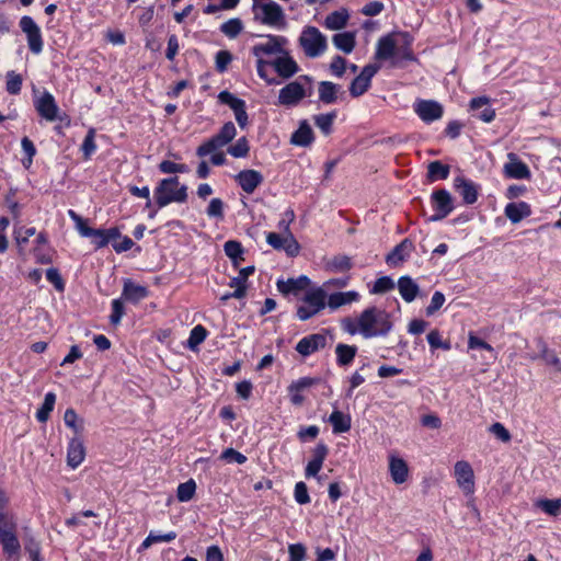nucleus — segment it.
Returning a JSON list of instances; mask_svg holds the SVG:
<instances>
[{
    "mask_svg": "<svg viewBox=\"0 0 561 561\" xmlns=\"http://www.w3.org/2000/svg\"><path fill=\"white\" fill-rule=\"evenodd\" d=\"M341 327L350 335L360 334L368 340L386 337L393 329V321L390 312L371 306L364 309L357 318H344Z\"/></svg>",
    "mask_w": 561,
    "mask_h": 561,
    "instance_id": "nucleus-1",
    "label": "nucleus"
},
{
    "mask_svg": "<svg viewBox=\"0 0 561 561\" xmlns=\"http://www.w3.org/2000/svg\"><path fill=\"white\" fill-rule=\"evenodd\" d=\"M187 190L185 184H181L179 176H170L158 182L153 190V197L158 208H163L171 203H185L187 201Z\"/></svg>",
    "mask_w": 561,
    "mask_h": 561,
    "instance_id": "nucleus-2",
    "label": "nucleus"
},
{
    "mask_svg": "<svg viewBox=\"0 0 561 561\" xmlns=\"http://www.w3.org/2000/svg\"><path fill=\"white\" fill-rule=\"evenodd\" d=\"M313 92L312 78L302 75L290 81L278 92V104L286 107L297 106L305 98Z\"/></svg>",
    "mask_w": 561,
    "mask_h": 561,
    "instance_id": "nucleus-3",
    "label": "nucleus"
},
{
    "mask_svg": "<svg viewBox=\"0 0 561 561\" xmlns=\"http://www.w3.org/2000/svg\"><path fill=\"white\" fill-rule=\"evenodd\" d=\"M252 11L254 20L276 28L286 25L283 8L273 0H253Z\"/></svg>",
    "mask_w": 561,
    "mask_h": 561,
    "instance_id": "nucleus-4",
    "label": "nucleus"
},
{
    "mask_svg": "<svg viewBox=\"0 0 561 561\" xmlns=\"http://www.w3.org/2000/svg\"><path fill=\"white\" fill-rule=\"evenodd\" d=\"M18 524L12 513L0 515V543L3 553L9 558L19 557L21 545L18 536Z\"/></svg>",
    "mask_w": 561,
    "mask_h": 561,
    "instance_id": "nucleus-5",
    "label": "nucleus"
},
{
    "mask_svg": "<svg viewBox=\"0 0 561 561\" xmlns=\"http://www.w3.org/2000/svg\"><path fill=\"white\" fill-rule=\"evenodd\" d=\"M327 291L322 287L308 290L298 306L296 316L300 321H307L317 316L327 306Z\"/></svg>",
    "mask_w": 561,
    "mask_h": 561,
    "instance_id": "nucleus-6",
    "label": "nucleus"
},
{
    "mask_svg": "<svg viewBox=\"0 0 561 561\" xmlns=\"http://www.w3.org/2000/svg\"><path fill=\"white\" fill-rule=\"evenodd\" d=\"M298 42L308 58L320 57L328 48L327 37L316 26H306Z\"/></svg>",
    "mask_w": 561,
    "mask_h": 561,
    "instance_id": "nucleus-7",
    "label": "nucleus"
},
{
    "mask_svg": "<svg viewBox=\"0 0 561 561\" xmlns=\"http://www.w3.org/2000/svg\"><path fill=\"white\" fill-rule=\"evenodd\" d=\"M237 135L236 126L232 122H227L220 130L211 138L203 142L197 149L196 154L204 158L228 145Z\"/></svg>",
    "mask_w": 561,
    "mask_h": 561,
    "instance_id": "nucleus-8",
    "label": "nucleus"
},
{
    "mask_svg": "<svg viewBox=\"0 0 561 561\" xmlns=\"http://www.w3.org/2000/svg\"><path fill=\"white\" fill-rule=\"evenodd\" d=\"M78 230L82 237L91 239V242L96 249L104 248L108 243L121 238V231L118 228L110 229H95L89 227L82 218H78Z\"/></svg>",
    "mask_w": 561,
    "mask_h": 561,
    "instance_id": "nucleus-9",
    "label": "nucleus"
},
{
    "mask_svg": "<svg viewBox=\"0 0 561 561\" xmlns=\"http://www.w3.org/2000/svg\"><path fill=\"white\" fill-rule=\"evenodd\" d=\"M431 203L434 214L430 217L431 221H439L446 218L454 210V199L450 193L445 190H436L431 195Z\"/></svg>",
    "mask_w": 561,
    "mask_h": 561,
    "instance_id": "nucleus-10",
    "label": "nucleus"
},
{
    "mask_svg": "<svg viewBox=\"0 0 561 561\" xmlns=\"http://www.w3.org/2000/svg\"><path fill=\"white\" fill-rule=\"evenodd\" d=\"M266 42L255 44L251 51L254 57L264 59L265 56L280 55L285 50L287 38L280 35H265Z\"/></svg>",
    "mask_w": 561,
    "mask_h": 561,
    "instance_id": "nucleus-11",
    "label": "nucleus"
},
{
    "mask_svg": "<svg viewBox=\"0 0 561 561\" xmlns=\"http://www.w3.org/2000/svg\"><path fill=\"white\" fill-rule=\"evenodd\" d=\"M218 101L228 105L234 113V118L240 128L244 129L249 125L245 101L237 98L231 92L224 90L218 94Z\"/></svg>",
    "mask_w": 561,
    "mask_h": 561,
    "instance_id": "nucleus-12",
    "label": "nucleus"
},
{
    "mask_svg": "<svg viewBox=\"0 0 561 561\" xmlns=\"http://www.w3.org/2000/svg\"><path fill=\"white\" fill-rule=\"evenodd\" d=\"M20 27L26 35L30 50L35 55L41 54L44 43L41 28L35 21L31 16L24 15L20 20Z\"/></svg>",
    "mask_w": 561,
    "mask_h": 561,
    "instance_id": "nucleus-13",
    "label": "nucleus"
},
{
    "mask_svg": "<svg viewBox=\"0 0 561 561\" xmlns=\"http://www.w3.org/2000/svg\"><path fill=\"white\" fill-rule=\"evenodd\" d=\"M414 112L424 123H433L443 117V105L434 100H417L413 105Z\"/></svg>",
    "mask_w": 561,
    "mask_h": 561,
    "instance_id": "nucleus-14",
    "label": "nucleus"
},
{
    "mask_svg": "<svg viewBox=\"0 0 561 561\" xmlns=\"http://www.w3.org/2000/svg\"><path fill=\"white\" fill-rule=\"evenodd\" d=\"M379 67L377 65H366L360 73L354 78L350 84V94L353 98H358L366 93L371 85V79L378 72Z\"/></svg>",
    "mask_w": 561,
    "mask_h": 561,
    "instance_id": "nucleus-15",
    "label": "nucleus"
},
{
    "mask_svg": "<svg viewBox=\"0 0 561 561\" xmlns=\"http://www.w3.org/2000/svg\"><path fill=\"white\" fill-rule=\"evenodd\" d=\"M454 474L459 488L469 495L474 492V473L471 465L466 460L455 463Z\"/></svg>",
    "mask_w": 561,
    "mask_h": 561,
    "instance_id": "nucleus-16",
    "label": "nucleus"
},
{
    "mask_svg": "<svg viewBox=\"0 0 561 561\" xmlns=\"http://www.w3.org/2000/svg\"><path fill=\"white\" fill-rule=\"evenodd\" d=\"M328 339L323 333H312L304 336L295 346L297 353L302 357L323 350L327 346Z\"/></svg>",
    "mask_w": 561,
    "mask_h": 561,
    "instance_id": "nucleus-17",
    "label": "nucleus"
},
{
    "mask_svg": "<svg viewBox=\"0 0 561 561\" xmlns=\"http://www.w3.org/2000/svg\"><path fill=\"white\" fill-rule=\"evenodd\" d=\"M507 159L508 162H506L503 168L506 178L515 180H529L531 178L528 165L523 162L516 153L510 152Z\"/></svg>",
    "mask_w": 561,
    "mask_h": 561,
    "instance_id": "nucleus-18",
    "label": "nucleus"
},
{
    "mask_svg": "<svg viewBox=\"0 0 561 561\" xmlns=\"http://www.w3.org/2000/svg\"><path fill=\"white\" fill-rule=\"evenodd\" d=\"M34 105L39 116L46 121L54 122L57 119L59 107L51 93L45 91L42 96L35 101Z\"/></svg>",
    "mask_w": 561,
    "mask_h": 561,
    "instance_id": "nucleus-19",
    "label": "nucleus"
},
{
    "mask_svg": "<svg viewBox=\"0 0 561 561\" xmlns=\"http://www.w3.org/2000/svg\"><path fill=\"white\" fill-rule=\"evenodd\" d=\"M272 67L283 79L291 78L299 71L298 64L286 49L280 56L272 60Z\"/></svg>",
    "mask_w": 561,
    "mask_h": 561,
    "instance_id": "nucleus-20",
    "label": "nucleus"
},
{
    "mask_svg": "<svg viewBox=\"0 0 561 561\" xmlns=\"http://www.w3.org/2000/svg\"><path fill=\"white\" fill-rule=\"evenodd\" d=\"M454 187L460 194L465 204L472 205L478 201L480 186L471 180L457 176L454 180Z\"/></svg>",
    "mask_w": 561,
    "mask_h": 561,
    "instance_id": "nucleus-21",
    "label": "nucleus"
},
{
    "mask_svg": "<svg viewBox=\"0 0 561 561\" xmlns=\"http://www.w3.org/2000/svg\"><path fill=\"white\" fill-rule=\"evenodd\" d=\"M236 182L247 194H252L264 181L260 171L242 170L234 176Z\"/></svg>",
    "mask_w": 561,
    "mask_h": 561,
    "instance_id": "nucleus-22",
    "label": "nucleus"
},
{
    "mask_svg": "<svg viewBox=\"0 0 561 561\" xmlns=\"http://www.w3.org/2000/svg\"><path fill=\"white\" fill-rule=\"evenodd\" d=\"M469 107L473 116L484 123H491L495 118V110L491 106L488 96L473 98Z\"/></svg>",
    "mask_w": 561,
    "mask_h": 561,
    "instance_id": "nucleus-23",
    "label": "nucleus"
},
{
    "mask_svg": "<svg viewBox=\"0 0 561 561\" xmlns=\"http://www.w3.org/2000/svg\"><path fill=\"white\" fill-rule=\"evenodd\" d=\"M328 454V446L323 442H319L313 448L312 458L305 469L306 478L316 477L320 472Z\"/></svg>",
    "mask_w": 561,
    "mask_h": 561,
    "instance_id": "nucleus-24",
    "label": "nucleus"
},
{
    "mask_svg": "<svg viewBox=\"0 0 561 561\" xmlns=\"http://www.w3.org/2000/svg\"><path fill=\"white\" fill-rule=\"evenodd\" d=\"M148 296H149V290L146 286L138 285L129 278L124 280V286H123L121 297L125 301L137 305L141 300L146 299Z\"/></svg>",
    "mask_w": 561,
    "mask_h": 561,
    "instance_id": "nucleus-25",
    "label": "nucleus"
},
{
    "mask_svg": "<svg viewBox=\"0 0 561 561\" xmlns=\"http://www.w3.org/2000/svg\"><path fill=\"white\" fill-rule=\"evenodd\" d=\"M85 458V448L82 438L75 436L69 440L67 448V465L72 469L79 467Z\"/></svg>",
    "mask_w": 561,
    "mask_h": 561,
    "instance_id": "nucleus-26",
    "label": "nucleus"
},
{
    "mask_svg": "<svg viewBox=\"0 0 561 561\" xmlns=\"http://www.w3.org/2000/svg\"><path fill=\"white\" fill-rule=\"evenodd\" d=\"M389 459V472L392 481L396 484H402L408 480L409 467L404 459L398 457L394 453H391Z\"/></svg>",
    "mask_w": 561,
    "mask_h": 561,
    "instance_id": "nucleus-27",
    "label": "nucleus"
},
{
    "mask_svg": "<svg viewBox=\"0 0 561 561\" xmlns=\"http://www.w3.org/2000/svg\"><path fill=\"white\" fill-rule=\"evenodd\" d=\"M414 245L408 238L403 239L392 251L387 255L386 262L390 266H398L404 262L413 251Z\"/></svg>",
    "mask_w": 561,
    "mask_h": 561,
    "instance_id": "nucleus-28",
    "label": "nucleus"
},
{
    "mask_svg": "<svg viewBox=\"0 0 561 561\" xmlns=\"http://www.w3.org/2000/svg\"><path fill=\"white\" fill-rule=\"evenodd\" d=\"M504 214L512 224H518L531 215V207L526 202H512L505 206Z\"/></svg>",
    "mask_w": 561,
    "mask_h": 561,
    "instance_id": "nucleus-29",
    "label": "nucleus"
},
{
    "mask_svg": "<svg viewBox=\"0 0 561 561\" xmlns=\"http://www.w3.org/2000/svg\"><path fill=\"white\" fill-rule=\"evenodd\" d=\"M277 289L283 295L294 294L297 295L299 291L306 289L310 285L309 277L301 275L297 278H288L287 280H277Z\"/></svg>",
    "mask_w": 561,
    "mask_h": 561,
    "instance_id": "nucleus-30",
    "label": "nucleus"
},
{
    "mask_svg": "<svg viewBox=\"0 0 561 561\" xmlns=\"http://www.w3.org/2000/svg\"><path fill=\"white\" fill-rule=\"evenodd\" d=\"M314 141V134L309 123L304 119L299 127L291 134L290 142L299 147H308Z\"/></svg>",
    "mask_w": 561,
    "mask_h": 561,
    "instance_id": "nucleus-31",
    "label": "nucleus"
},
{
    "mask_svg": "<svg viewBox=\"0 0 561 561\" xmlns=\"http://www.w3.org/2000/svg\"><path fill=\"white\" fill-rule=\"evenodd\" d=\"M318 93L320 102L324 104H333L337 101L339 93L344 94L341 91V85L331 81H320L318 84Z\"/></svg>",
    "mask_w": 561,
    "mask_h": 561,
    "instance_id": "nucleus-32",
    "label": "nucleus"
},
{
    "mask_svg": "<svg viewBox=\"0 0 561 561\" xmlns=\"http://www.w3.org/2000/svg\"><path fill=\"white\" fill-rule=\"evenodd\" d=\"M398 289L405 302H412L420 293L419 285L408 275L398 279Z\"/></svg>",
    "mask_w": 561,
    "mask_h": 561,
    "instance_id": "nucleus-33",
    "label": "nucleus"
},
{
    "mask_svg": "<svg viewBox=\"0 0 561 561\" xmlns=\"http://www.w3.org/2000/svg\"><path fill=\"white\" fill-rule=\"evenodd\" d=\"M329 423L332 425L333 433L340 434L351 430L352 420L348 414L334 410L329 416Z\"/></svg>",
    "mask_w": 561,
    "mask_h": 561,
    "instance_id": "nucleus-34",
    "label": "nucleus"
},
{
    "mask_svg": "<svg viewBox=\"0 0 561 561\" xmlns=\"http://www.w3.org/2000/svg\"><path fill=\"white\" fill-rule=\"evenodd\" d=\"M358 348L356 345L339 343L335 347L336 364L342 367L348 366L354 360Z\"/></svg>",
    "mask_w": 561,
    "mask_h": 561,
    "instance_id": "nucleus-35",
    "label": "nucleus"
},
{
    "mask_svg": "<svg viewBox=\"0 0 561 561\" xmlns=\"http://www.w3.org/2000/svg\"><path fill=\"white\" fill-rule=\"evenodd\" d=\"M332 41L334 46L345 54H351L356 44L355 34L351 32L334 34Z\"/></svg>",
    "mask_w": 561,
    "mask_h": 561,
    "instance_id": "nucleus-36",
    "label": "nucleus"
},
{
    "mask_svg": "<svg viewBox=\"0 0 561 561\" xmlns=\"http://www.w3.org/2000/svg\"><path fill=\"white\" fill-rule=\"evenodd\" d=\"M396 43L390 35L381 37L377 43L376 58L387 60L394 56Z\"/></svg>",
    "mask_w": 561,
    "mask_h": 561,
    "instance_id": "nucleus-37",
    "label": "nucleus"
},
{
    "mask_svg": "<svg viewBox=\"0 0 561 561\" xmlns=\"http://www.w3.org/2000/svg\"><path fill=\"white\" fill-rule=\"evenodd\" d=\"M450 167L440 161H432L427 167V179L430 182L446 180L449 176Z\"/></svg>",
    "mask_w": 561,
    "mask_h": 561,
    "instance_id": "nucleus-38",
    "label": "nucleus"
},
{
    "mask_svg": "<svg viewBox=\"0 0 561 561\" xmlns=\"http://www.w3.org/2000/svg\"><path fill=\"white\" fill-rule=\"evenodd\" d=\"M56 403V394L54 392H47L44 398L42 407L36 412V419L41 423L47 422L51 411Z\"/></svg>",
    "mask_w": 561,
    "mask_h": 561,
    "instance_id": "nucleus-39",
    "label": "nucleus"
},
{
    "mask_svg": "<svg viewBox=\"0 0 561 561\" xmlns=\"http://www.w3.org/2000/svg\"><path fill=\"white\" fill-rule=\"evenodd\" d=\"M348 20V13L346 10L334 11L325 18V26L329 30H341L343 28Z\"/></svg>",
    "mask_w": 561,
    "mask_h": 561,
    "instance_id": "nucleus-40",
    "label": "nucleus"
},
{
    "mask_svg": "<svg viewBox=\"0 0 561 561\" xmlns=\"http://www.w3.org/2000/svg\"><path fill=\"white\" fill-rule=\"evenodd\" d=\"M336 118V112L332 111L327 114H319L313 116L316 126L324 134L329 135L332 131V125Z\"/></svg>",
    "mask_w": 561,
    "mask_h": 561,
    "instance_id": "nucleus-41",
    "label": "nucleus"
},
{
    "mask_svg": "<svg viewBox=\"0 0 561 561\" xmlns=\"http://www.w3.org/2000/svg\"><path fill=\"white\" fill-rule=\"evenodd\" d=\"M64 422L66 426L75 432L76 436L83 432V421L79 420V416L73 409L69 408L65 411Z\"/></svg>",
    "mask_w": 561,
    "mask_h": 561,
    "instance_id": "nucleus-42",
    "label": "nucleus"
},
{
    "mask_svg": "<svg viewBox=\"0 0 561 561\" xmlns=\"http://www.w3.org/2000/svg\"><path fill=\"white\" fill-rule=\"evenodd\" d=\"M328 266L333 272H347L353 267V263L350 256L339 254L329 261Z\"/></svg>",
    "mask_w": 561,
    "mask_h": 561,
    "instance_id": "nucleus-43",
    "label": "nucleus"
},
{
    "mask_svg": "<svg viewBox=\"0 0 561 561\" xmlns=\"http://www.w3.org/2000/svg\"><path fill=\"white\" fill-rule=\"evenodd\" d=\"M536 506L550 516H558L561 513V499H543L536 502Z\"/></svg>",
    "mask_w": 561,
    "mask_h": 561,
    "instance_id": "nucleus-44",
    "label": "nucleus"
},
{
    "mask_svg": "<svg viewBox=\"0 0 561 561\" xmlns=\"http://www.w3.org/2000/svg\"><path fill=\"white\" fill-rule=\"evenodd\" d=\"M242 30V21L238 18L230 19L220 26V31L229 38H236Z\"/></svg>",
    "mask_w": 561,
    "mask_h": 561,
    "instance_id": "nucleus-45",
    "label": "nucleus"
},
{
    "mask_svg": "<svg viewBox=\"0 0 561 561\" xmlns=\"http://www.w3.org/2000/svg\"><path fill=\"white\" fill-rule=\"evenodd\" d=\"M196 491V483L193 479L180 483L176 490V497L180 502H188L193 499Z\"/></svg>",
    "mask_w": 561,
    "mask_h": 561,
    "instance_id": "nucleus-46",
    "label": "nucleus"
},
{
    "mask_svg": "<svg viewBox=\"0 0 561 561\" xmlns=\"http://www.w3.org/2000/svg\"><path fill=\"white\" fill-rule=\"evenodd\" d=\"M21 147L25 154L22 159V164L25 169L31 168L33 163V158L36 156V148L34 142L28 137H23L21 140Z\"/></svg>",
    "mask_w": 561,
    "mask_h": 561,
    "instance_id": "nucleus-47",
    "label": "nucleus"
},
{
    "mask_svg": "<svg viewBox=\"0 0 561 561\" xmlns=\"http://www.w3.org/2000/svg\"><path fill=\"white\" fill-rule=\"evenodd\" d=\"M426 339L432 351H435L437 348L449 351L451 348L450 342L444 341L440 332L437 329L430 331Z\"/></svg>",
    "mask_w": 561,
    "mask_h": 561,
    "instance_id": "nucleus-48",
    "label": "nucleus"
},
{
    "mask_svg": "<svg viewBox=\"0 0 561 561\" xmlns=\"http://www.w3.org/2000/svg\"><path fill=\"white\" fill-rule=\"evenodd\" d=\"M158 169L163 174L187 173L190 171L187 164L176 163L170 160H163L159 163Z\"/></svg>",
    "mask_w": 561,
    "mask_h": 561,
    "instance_id": "nucleus-49",
    "label": "nucleus"
},
{
    "mask_svg": "<svg viewBox=\"0 0 561 561\" xmlns=\"http://www.w3.org/2000/svg\"><path fill=\"white\" fill-rule=\"evenodd\" d=\"M228 153L233 158H244L249 154L250 146L245 137L239 138L233 145L227 149Z\"/></svg>",
    "mask_w": 561,
    "mask_h": 561,
    "instance_id": "nucleus-50",
    "label": "nucleus"
},
{
    "mask_svg": "<svg viewBox=\"0 0 561 561\" xmlns=\"http://www.w3.org/2000/svg\"><path fill=\"white\" fill-rule=\"evenodd\" d=\"M81 151L83 153L84 160H89L92 157V154L96 151L95 129L91 128L87 133L81 145Z\"/></svg>",
    "mask_w": 561,
    "mask_h": 561,
    "instance_id": "nucleus-51",
    "label": "nucleus"
},
{
    "mask_svg": "<svg viewBox=\"0 0 561 561\" xmlns=\"http://www.w3.org/2000/svg\"><path fill=\"white\" fill-rule=\"evenodd\" d=\"M5 89L9 94H19L22 89V77L13 70L8 71Z\"/></svg>",
    "mask_w": 561,
    "mask_h": 561,
    "instance_id": "nucleus-52",
    "label": "nucleus"
},
{
    "mask_svg": "<svg viewBox=\"0 0 561 561\" xmlns=\"http://www.w3.org/2000/svg\"><path fill=\"white\" fill-rule=\"evenodd\" d=\"M225 253L228 257L233 260L234 264H238V260H243V248L240 242L229 240L224 245Z\"/></svg>",
    "mask_w": 561,
    "mask_h": 561,
    "instance_id": "nucleus-53",
    "label": "nucleus"
},
{
    "mask_svg": "<svg viewBox=\"0 0 561 561\" xmlns=\"http://www.w3.org/2000/svg\"><path fill=\"white\" fill-rule=\"evenodd\" d=\"M207 336V330L198 324L196 327H194L192 330H191V333H190V337H188V347L190 348H195L196 346H198L199 344H202L205 339Z\"/></svg>",
    "mask_w": 561,
    "mask_h": 561,
    "instance_id": "nucleus-54",
    "label": "nucleus"
},
{
    "mask_svg": "<svg viewBox=\"0 0 561 561\" xmlns=\"http://www.w3.org/2000/svg\"><path fill=\"white\" fill-rule=\"evenodd\" d=\"M123 298H117L112 301V312L110 316V322L113 325H118L122 321L123 316L125 314V308Z\"/></svg>",
    "mask_w": 561,
    "mask_h": 561,
    "instance_id": "nucleus-55",
    "label": "nucleus"
},
{
    "mask_svg": "<svg viewBox=\"0 0 561 561\" xmlns=\"http://www.w3.org/2000/svg\"><path fill=\"white\" fill-rule=\"evenodd\" d=\"M224 208L225 204L220 198H213L208 204L206 214L209 218L221 220L225 217Z\"/></svg>",
    "mask_w": 561,
    "mask_h": 561,
    "instance_id": "nucleus-56",
    "label": "nucleus"
},
{
    "mask_svg": "<svg viewBox=\"0 0 561 561\" xmlns=\"http://www.w3.org/2000/svg\"><path fill=\"white\" fill-rule=\"evenodd\" d=\"M394 288V283L389 276H381L376 279L370 294H385Z\"/></svg>",
    "mask_w": 561,
    "mask_h": 561,
    "instance_id": "nucleus-57",
    "label": "nucleus"
},
{
    "mask_svg": "<svg viewBox=\"0 0 561 561\" xmlns=\"http://www.w3.org/2000/svg\"><path fill=\"white\" fill-rule=\"evenodd\" d=\"M294 497H295V501L300 505L310 503L308 488L305 482L299 481L296 483L295 490H294Z\"/></svg>",
    "mask_w": 561,
    "mask_h": 561,
    "instance_id": "nucleus-58",
    "label": "nucleus"
},
{
    "mask_svg": "<svg viewBox=\"0 0 561 561\" xmlns=\"http://www.w3.org/2000/svg\"><path fill=\"white\" fill-rule=\"evenodd\" d=\"M46 278L54 285L57 291L62 293L65 290V282L57 268L50 267L46 271Z\"/></svg>",
    "mask_w": 561,
    "mask_h": 561,
    "instance_id": "nucleus-59",
    "label": "nucleus"
},
{
    "mask_svg": "<svg viewBox=\"0 0 561 561\" xmlns=\"http://www.w3.org/2000/svg\"><path fill=\"white\" fill-rule=\"evenodd\" d=\"M220 459L227 462H237L239 465H243L247 461V457L233 448L225 449L220 455Z\"/></svg>",
    "mask_w": 561,
    "mask_h": 561,
    "instance_id": "nucleus-60",
    "label": "nucleus"
},
{
    "mask_svg": "<svg viewBox=\"0 0 561 561\" xmlns=\"http://www.w3.org/2000/svg\"><path fill=\"white\" fill-rule=\"evenodd\" d=\"M179 50H180V43H179L178 36L175 34L169 35L167 50H165V58L170 61H173L175 59V56L178 55Z\"/></svg>",
    "mask_w": 561,
    "mask_h": 561,
    "instance_id": "nucleus-61",
    "label": "nucleus"
},
{
    "mask_svg": "<svg viewBox=\"0 0 561 561\" xmlns=\"http://www.w3.org/2000/svg\"><path fill=\"white\" fill-rule=\"evenodd\" d=\"M445 302V296L440 291H435L432 296L430 305L426 307L425 312L427 316H433L438 311Z\"/></svg>",
    "mask_w": 561,
    "mask_h": 561,
    "instance_id": "nucleus-62",
    "label": "nucleus"
},
{
    "mask_svg": "<svg viewBox=\"0 0 561 561\" xmlns=\"http://www.w3.org/2000/svg\"><path fill=\"white\" fill-rule=\"evenodd\" d=\"M289 561H304L306 559V547L302 543H293L288 547Z\"/></svg>",
    "mask_w": 561,
    "mask_h": 561,
    "instance_id": "nucleus-63",
    "label": "nucleus"
},
{
    "mask_svg": "<svg viewBox=\"0 0 561 561\" xmlns=\"http://www.w3.org/2000/svg\"><path fill=\"white\" fill-rule=\"evenodd\" d=\"M24 548L32 561H41V546L38 541L34 538H28Z\"/></svg>",
    "mask_w": 561,
    "mask_h": 561,
    "instance_id": "nucleus-64",
    "label": "nucleus"
}]
</instances>
